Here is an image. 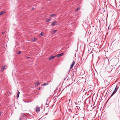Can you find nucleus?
<instances>
[{
  "label": "nucleus",
  "instance_id": "nucleus-12",
  "mask_svg": "<svg viewBox=\"0 0 120 120\" xmlns=\"http://www.w3.org/2000/svg\"><path fill=\"white\" fill-rule=\"evenodd\" d=\"M116 91L115 90H114V92H113V93H112V95H111V97H112L113 95L114 94H115L116 92Z\"/></svg>",
  "mask_w": 120,
  "mask_h": 120
},
{
  "label": "nucleus",
  "instance_id": "nucleus-9",
  "mask_svg": "<svg viewBox=\"0 0 120 120\" xmlns=\"http://www.w3.org/2000/svg\"><path fill=\"white\" fill-rule=\"evenodd\" d=\"M5 13V12L4 11H3L0 12V15L3 14Z\"/></svg>",
  "mask_w": 120,
  "mask_h": 120
},
{
  "label": "nucleus",
  "instance_id": "nucleus-18",
  "mask_svg": "<svg viewBox=\"0 0 120 120\" xmlns=\"http://www.w3.org/2000/svg\"><path fill=\"white\" fill-rule=\"evenodd\" d=\"M51 20V19H48L46 21L47 22H48L50 21V20Z\"/></svg>",
  "mask_w": 120,
  "mask_h": 120
},
{
  "label": "nucleus",
  "instance_id": "nucleus-23",
  "mask_svg": "<svg viewBox=\"0 0 120 120\" xmlns=\"http://www.w3.org/2000/svg\"><path fill=\"white\" fill-rule=\"evenodd\" d=\"M34 9V8H32V10H33V9Z\"/></svg>",
  "mask_w": 120,
  "mask_h": 120
},
{
  "label": "nucleus",
  "instance_id": "nucleus-6",
  "mask_svg": "<svg viewBox=\"0 0 120 120\" xmlns=\"http://www.w3.org/2000/svg\"><path fill=\"white\" fill-rule=\"evenodd\" d=\"M57 31L56 30H52L51 32L52 34H55L56 32Z\"/></svg>",
  "mask_w": 120,
  "mask_h": 120
},
{
  "label": "nucleus",
  "instance_id": "nucleus-26",
  "mask_svg": "<svg viewBox=\"0 0 120 120\" xmlns=\"http://www.w3.org/2000/svg\"><path fill=\"white\" fill-rule=\"evenodd\" d=\"M27 58H29V57H27Z\"/></svg>",
  "mask_w": 120,
  "mask_h": 120
},
{
  "label": "nucleus",
  "instance_id": "nucleus-2",
  "mask_svg": "<svg viewBox=\"0 0 120 120\" xmlns=\"http://www.w3.org/2000/svg\"><path fill=\"white\" fill-rule=\"evenodd\" d=\"M56 56L55 55L54 56H52L49 58V60H51L54 59L55 57Z\"/></svg>",
  "mask_w": 120,
  "mask_h": 120
},
{
  "label": "nucleus",
  "instance_id": "nucleus-8",
  "mask_svg": "<svg viewBox=\"0 0 120 120\" xmlns=\"http://www.w3.org/2000/svg\"><path fill=\"white\" fill-rule=\"evenodd\" d=\"M56 16V14H53L52 15H50V17H52L54 16Z\"/></svg>",
  "mask_w": 120,
  "mask_h": 120
},
{
  "label": "nucleus",
  "instance_id": "nucleus-11",
  "mask_svg": "<svg viewBox=\"0 0 120 120\" xmlns=\"http://www.w3.org/2000/svg\"><path fill=\"white\" fill-rule=\"evenodd\" d=\"M40 83H40V82H38V83H36L35 84V86H38V85H39L40 84Z\"/></svg>",
  "mask_w": 120,
  "mask_h": 120
},
{
  "label": "nucleus",
  "instance_id": "nucleus-5",
  "mask_svg": "<svg viewBox=\"0 0 120 120\" xmlns=\"http://www.w3.org/2000/svg\"><path fill=\"white\" fill-rule=\"evenodd\" d=\"M57 22L56 21L53 22L51 24V25L52 26H54L55 25Z\"/></svg>",
  "mask_w": 120,
  "mask_h": 120
},
{
  "label": "nucleus",
  "instance_id": "nucleus-10",
  "mask_svg": "<svg viewBox=\"0 0 120 120\" xmlns=\"http://www.w3.org/2000/svg\"><path fill=\"white\" fill-rule=\"evenodd\" d=\"M48 83H44V84H42L41 85V86H45V85H48Z\"/></svg>",
  "mask_w": 120,
  "mask_h": 120
},
{
  "label": "nucleus",
  "instance_id": "nucleus-13",
  "mask_svg": "<svg viewBox=\"0 0 120 120\" xmlns=\"http://www.w3.org/2000/svg\"><path fill=\"white\" fill-rule=\"evenodd\" d=\"M37 39L36 38H34L32 39V42H33L35 41Z\"/></svg>",
  "mask_w": 120,
  "mask_h": 120
},
{
  "label": "nucleus",
  "instance_id": "nucleus-16",
  "mask_svg": "<svg viewBox=\"0 0 120 120\" xmlns=\"http://www.w3.org/2000/svg\"><path fill=\"white\" fill-rule=\"evenodd\" d=\"M21 52L20 51H19L17 52V54H21Z\"/></svg>",
  "mask_w": 120,
  "mask_h": 120
},
{
  "label": "nucleus",
  "instance_id": "nucleus-21",
  "mask_svg": "<svg viewBox=\"0 0 120 120\" xmlns=\"http://www.w3.org/2000/svg\"><path fill=\"white\" fill-rule=\"evenodd\" d=\"M19 120H22V119H21V118H19Z\"/></svg>",
  "mask_w": 120,
  "mask_h": 120
},
{
  "label": "nucleus",
  "instance_id": "nucleus-19",
  "mask_svg": "<svg viewBox=\"0 0 120 120\" xmlns=\"http://www.w3.org/2000/svg\"><path fill=\"white\" fill-rule=\"evenodd\" d=\"M117 88H115V90H114L115 91H117Z\"/></svg>",
  "mask_w": 120,
  "mask_h": 120
},
{
  "label": "nucleus",
  "instance_id": "nucleus-25",
  "mask_svg": "<svg viewBox=\"0 0 120 120\" xmlns=\"http://www.w3.org/2000/svg\"><path fill=\"white\" fill-rule=\"evenodd\" d=\"M4 33L3 32L2 33V34H4Z\"/></svg>",
  "mask_w": 120,
  "mask_h": 120
},
{
  "label": "nucleus",
  "instance_id": "nucleus-24",
  "mask_svg": "<svg viewBox=\"0 0 120 120\" xmlns=\"http://www.w3.org/2000/svg\"><path fill=\"white\" fill-rule=\"evenodd\" d=\"M39 90H40V89H41L40 88V87H39Z\"/></svg>",
  "mask_w": 120,
  "mask_h": 120
},
{
  "label": "nucleus",
  "instance_id": "nucleus-4",
  "mask_svg": "<svg viewBox=\"0 0 120 120\" xmlns=\"http://www.w3.org/2000/svg\"><path fill=\"white\" fill-rule=\"evenodd\" d=\"M64 54L63 53H61L60 54H59L57 55H56V56L58 57H59L63 56Z\"/></svg>",
  "mask_w": 120,
  "mask_h": 120
},
{
  "label": "nucleus",
  "instance_id": "nucleus-17",
  "mask_svg": "<svg viewBox=\"0 0 120 120\" xmlns=\"http://www.w3.org/2000/svg\"><path fill=\"white\" fill-rule=\"evenodd\" d=\"M19 93H20V92H19L17 94V98H19Z\"/></svg>",
  "mask_w": 120,
  "mask_h": 120
},
{
  "label": "nucleus",
  "instance_id": "nucleus-14",
  "mask_svg": "<svg viewBox=\"0 0 120 120\" xmlns=\"http://www.w3.org/2000/svg\"><path fill=\"white\" fill-rule=\"evenodd\" d=\"M80 9V7H79L77 9H76L75 10V11H78V10H79Z\"/></svg>",
  "mask_w": 120,
  "mask_h": 120
},
{
  "label": "nucleus",
  "instance_id": "nucleus-1",
  "mask_svg": "<svg viewBox=\"0 0 120 120\" xmlns=\"http://www.w3.org/2000/svg\"><path fill=\"white\" fill-rule=\"evenodd\" d=\"M75 64V61H73L72 64H71V67H70V69H71L74 66Z\"/></svg>",
  "mask_w": 120,
  "mask_h": 120
},
{
  "label": "nucleus",
  "instance_id": "nucleus-3",
  "mask_svg": "<svg viewBox=\"0 0 120 120\" xmlns=\"http://www.w3.org/2000/svg\"><path fill=\"white\" fill-rule=\"evenodd\" d=\"M40 111V108L38 107H37L36 109V111L37 112H39Z\"/></svg>",
  "mask_w": 120,
  "mask_h": 120
},
{
  "label": "nucleus",
  "instance_id": "nucleus-20",
  "mask_svg": "<svg viewBox=\"0 0 120 120\" xmlns=\"http://www.w3.org/2000/svg\"><path fill=\"white\" fill-rule=\"evenodd\" d=\"M115 88H117V89H118V87L117 86H116Z\"/></svg>",
  "mask_w": 120,
  "mask_h": 120
},
{
  "label": "nucleus",
  "instance_id": "nucleus-15",
  "mask_svg": "<svg viewBox=\"0 0 120 120\" xmlns=\"http://www.w3.org/2000/svg\"><path fill=\"white\" fill-rule=\"evenodd\" d=\"M43 33H42V32H41L40 34V35H41V36H40V37L42 36L43 35Z\"/></svg>",
  "mask_w": 120,
  "mask_h": 120
},
{
  "label": "nucleus",
  "instance_id": "nucleus-7",
  "mask_svg": "<svg viewBox=\"0 0 120 120\" xmlns=\"http://www.w3.org/2000/svg\"><path fill=\"white\" fill-rule=\"evenodd\" d=\"M6 65H4L2 67V68H1V69H3L2 71H3V70L6 68Z\"/></svg>",
  "mask_w": 120,
  "mask_h": 120
},
{
  "label": "nucleus",
  "instance_id": "nucleus-22",
  "mask_svg": "<svg viewBox=\"0 0 120 120\" xmlns=\"http://www.w3.org/2000/svg\"><path fill=\"white\" fill-rule=\"evenodd\" d=\"M11 93H12V92H10V93H9V94H11Z\"/></svg>",
  "mask_w": 120,
  "mask_h": 120
}]
</instances>
